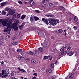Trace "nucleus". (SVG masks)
Instances as JSON below:
<instances>
[{
    "instance_id": "f257e3e1",
    "label": "nucleus",
    "mask_w": 79,
    "mask_h": 79,
    "mask_svg": "<svg viewBox=\"0 0 79 79\" xmlns=\"http://www.w3.org/2000/svg\"><path fill=\"white\" fill-rule=\"evenodd\" d=\"M2 73H0V77H1L2 78H4L5 77H7L10 73L8 69H6L5 71L2 70Z\"/></svg>"
},
{
    "instance_id": "bf43d9fd",
    "label": "nucleus",
    "mask_w": 79,
    "mask_h": 79,
    "mask_svg": "<svg viewBox=\"0 0 79 79\" xmlns=\"http://www.w3.org/2000/svg\"><path fill=\"white\" fill-rule=\"evenodd\" d=\"M45 16H48V15L47 14H46L45 15Z\"/></svg>"
},
{
    "instance_id": "4468645a",
    "label": "nucleus",
    "mask_w": 79,
    "mask_h": 79,
    "mask_svg": "<svg viewBox=\"0 0 79 79\" xmlns=\"http://www.w3.org/2000/svg\"><path fill=\"white\" fill-rule=\"evenodd\" d=\"M18 70L20 71H22L23 72H26V71L23 69H21L19 67L18 68Z\"/></svg>"
},
{
    "instance_id": "20e7f679",
    "label": "nucleus",
    "mask_w": 79,
    "mask_h": 79,
    "mask_svg": "<svg viewBox=\"0 0 79 79\" xmlns=\"http://www.w3.org/2000/svg\"><path fill=\"white\" fill-rule=\"evenodd\" d=\"M10 23H11V22H8L7 23V22L3 21L2 23V24L5 26H8V27H9L10 25Z\"/></svg>"
},
{
    "instance_id": "603ef678",
    "label": "nucleus",
    "mask_w": 79,
    "mask_h": 79,
    "mask_svg": "<svg viewBox=\"0 0 79 79\" xmlns=\"http://www.w3.org/2000/svg\"><path fill=\"white\" fill-rule=\"evenodd\" d=\"M11 30H9L8 32V34H10V31Z\"/></svg>"
},
{
    "instance_id": "49530a36",
    "label": "nucleus",
    "mask_w": 79,
    "mask_h": 79,
    "mask_svg": "<svg viewBox=\"0 0 79 79\" xmlns=\"http://www.w3.org/2000/svg\"><path fill=\"white\" fill-rule=\"evenodd\" d=\"M60 51H61V52H64V48H62L61 49H60Z\"/></svg>"
},
{
    "instance_id": "5701e85b",
    "label": "nucleus",
    "mask_w": 79,
    "mask_h": 79,
    "mask_svg": "<svg viewBox=\"0 0 79 79\" xmlns=\"http://www.w3.org/2000/svg\"><path fill=\"white\" fill-rule=\"evenodd\" d=\"M27 53L29 55H33V52L31 51L27 52Z\"/></svg>"
},
{
    "instance_id": "bb28decb",
    "label": "nucleus",
    "mask_w": 79,
    "mask_h": 79,
    "mask_svg": "<svg viewBox=\"0 0 79 79\" xmlns=\"http://www.w3.org/2000/svg\"><path fill=\"white\" fill-rule=\"evenodd\" d=\"M46 72H48L49 73H51L52 72V70L50 69H49L46 70Z\"/></svg>"
},
{
    "instance_id": "5fc2aeb1",
    "label": "nucleus",
    "mask_w": 79,
    "mask_h": 79,
    "mask_svg": "<svg viewBox=\"0 0 79 79\" xmlns=\"http://www.w3.org/2000/svg\"><path fill=\"white\" fill-rule=\"evenodd\" d=\"M2 21H3V19H0V23H1Z\"/></svg>"
},
{
    "instance_id": "de8ad7c7",
    "label": "nucleus",
    "mask_w": 79,
    "mask_h": 79,
    "mask_svg": "<svg viewBox=\"0 0 79 79\" xmlns=\"http://www.w3.org/2000/svg\"><path fill=\"white\" fill-rule=\"evenodd\" d=\"M1 65H2V66H3V65H4V62L2 61L1 62Z\"/></svg>"
},
{
    "instance_id": "e433bc0d",
    "label": "nucleus",
    "mask_w": 79,
    "mask_h": 79,
    "mask_svg": "<svg viewBox=\"0 0 79 79\" xmlns=\"http://www.w3.org/2000/svg\"><path fill=\"white\" fill-rule=\"evenodd\" d=\"M33 75H34V76L35 77H37V73L33 74Z\"/></svg>"
},
{
    "instance_id": "a19ab883",
    "label": "nucleus",
    "mask_w": 79,
    "mask_h": 79,
    "mask_svg": "<svg viewBox=\"0 0 79 79\" xmlns=\"http://www.w3.org/2000/svg\"><path fill=\"white\" fill-rule=\"evenodd\" d=\"M46 2H47L46 0H43L42 1V3H45Z\"/></svg>"
},
{
    "instance_id": "ddd939ff",
    "label": "nucleus",
    "mask_w": 79,
    "mask_h": 79,
    "mask_svg": "<svg viewBox=\"0 0 79 79\" xmlns=\"http://www.w3.org/2000/svg\"><path fill=\"white\" fill-rule=\"evenodd\" d=\"M74 52L73 51H70L69 53H67V55L69 56H71L74 54Z\"/></svg>"
},
{
    "instance_id": "6e6d98bb",
    "label": "nucleus",
    "mask_w": 79,
    "mask_h": 79,
    "mask_svg": "<svg viewBox=\"0 0 79 79\" xmlns=\"http://www.w3.org/2000/svg\"><path fill=\"white\" fill-rule=\"evenodd\" d=\"M71 20H72V18H70L69 19V21H71Z\"/></svg>"
},
{
    "instance_id": "ea45409f",
    "label": "nucleus",
    "mask_w": 79,
    "mask_h": 79,
    "mask_svg": "<svg viewBox=\"0 0 79 79\" xmlns=\"http://www.w3.org/2000/svg\"><path fill=\"white\" fill-rule=\"evenodd\" d=\"M10 75L12 76H14V73H13V72H11L10 73Z\"/></svg>"
},
{
    "instance_id": "6e6552de",
    "label": "nucleus",
    "mask_w": 79,
    "mask_h": 79,
    "mask_svg": "<svg viewBox=\"0 0 79 79\" xmlns=\"http://www.w3.org/2000/svg\"><path fill=\"white\" fill-rule=\"evenodd\" d=\"M11 30H10V27H8V26H7V28H5L3 30L4 32H8L9 31H11Z\"/></svg>"
},
{
    "instance_id": "f704fd0d",
    "label": "nucleus",
    "mask_w": 79,
    "mask_h": 79,
    "mask_svg": "<svg viewBox=\"0 0 79 79\" xmlns=\"http://www.w3.org/2000/svg\"><path fill=\"white\" fill-rule=\"evenodd\" d=\"M5 11H9L10 10V8L8 7H6L5 8Z\"/></svg>"
},
{
    "instance_id": "9b49d317",
    "label": "nucleus",
    "mask_w": 79,
    "mask_h": 79,
    "mask_svg": "<svg viewBox=\"0 0 79 79\" xmlns=\"http://www.w3.org/2000/svg\"><path fill=\"white\" fill-rule=\"evenodd\" d=\"M19 59L21 60V61H24V60H25V58H24L21 57V56H19L18 57Z\"/></svg>"
},
{
    "instance_id": "13d9d810",
    "label": "nucleus",
    "mask_w": 79,
    "mask_h": 79,
    "mask_svg": "<svg viewBox=\"0 0 79 79\" xmlns=\"http://www.w3.org/2000/svg\"><path fill=\"white\" fill-rule=\"evenodd\" d=\"M53 16L52 15H49V17H52Z\"/></svg>"
},
{
    "instance_id": "7c9ffc66",
    "label": "nucleus",
    "mask_w": 79,
    "mask_h": 79,
    "mask_svg": "<svg viewBox=\"0 0 79 79\" xmlns=\"http://www.w3.org/2000/svg\"><path fill=\"white\" fill-rule=\"evenodd\" d=\"M17 44H18V43H17V42H14L12 43V45H13V46H15V45H16Z\"/></svg>"
},
{
    "instance_id": "39448f33",
    "label": "nucleus",
    "mask_w": 79,
    "mask_h": 79,
    "mask_svg": "<svg viewBox=\"0 0 79 79\" xmlns=\"http://www.w3.org/2000/svg\"><path fill=\"white\" fill-rule=\"evenodd\" d=\"M41 45L44 47H48V43L45 41L44 43H41Z\"/></svg>"
},
{
    "instance_id": "9d476101",
    "label": "nucleus",
    "mask_w": 79,
    "mask_h": 79,
    "mask_svg": "<svg viewBox=\"0 0 79 79\" xmlns=\"http://www.w3.org/2000/svg\"><path fill=\"white\" fill-rule=\"evenodd\" d=\"M37 50H34L33 52V55H35V56H37L38 55V53H37Z\"/></svg>"
},
{
    "instance_id": "2f4dec72",
    "label": "nucleus",
    "mask_w": 79,
    "mask_h": 79,
    "mask_svg": "<svg viewBox=\"0 0 79 79\" xmlns=\"http://www.w3.org/2000/svg\"><path fill=\"white\" fill-rule=\"evenodd\" d=\"M17 52H18V53H19V52H22V50L21 49H17Z\"/></svg>"
},
{
    "instance_id": "f3484780",
    "label": "nucleus",
    "mask_w": 79,
    "mask_h": 79,
    "mask_svg": "<svg viewBox=\"0 0 79 79\" xmlns=\"http://www.w3.org/2000/svg\"><path fill=\"white\" fill-rule=\"evenodd\" d=\"M59 8L61 10H63V11H64V8L63 7V6H59Z\"/></svg>"
},
{
    "instance_id": "412c9836",
    "label": "nucleus",
    "mask_w": 79,
    "mask_h": 79,
    "mask_svg": "<svg viewBox=\"0 0 79 79\" xmlns=\"http://www.w3.org/2000/svg\"><path fill=\"white\" fill-rule=\"evenodd\" d=\"M74 19L75 22H77V21H78V18L77 17L75 16L74 18Z\"/></svg>"
},
{
    "instance_id": "473e14b6",
    "label": "nucleus",
    "mask_w": 79,
    "mask_h": 79,
    "mask_svg": "<svg viewBox=\"0 0 79 79\" xmlns=\"http://www.w3.org/2000/svg\"><path fill=\"white\" fill-rule=\"evenodd\" d=\"M30 4L31 5H34V2L33 1H31Z\"/></svg>"
},
{
    "instance_id": "37998d69",
    "label": "nucleus",
    "mask_w": 79,
    "mask_h": 79,
    "mask_svg": "<svg viewBox=\"0 0 79 79\" xmlns=\"http://www.w3.org/2000/svg\"><path fill=\"white\" fill-rule=\"evenodd\" d=\"M17 17L18 18H20V14H18L17 15Z\"/></svg>"
},
{
    "instance_id": "680f3d73",
    "label": "nucleus",
    "mask_w": 79,
    "mask_h": 79,
    "mask_svg": "<svg viewBox=\"0 0 79 79\" xmlns=\"http://www.w3.org/2000/svg\"><path fill=\"white\" fill-rule=\"evenodd\" d=\"M57 63H58V62L57 61L55 63V64H57Z\"/></svg>"
},
{
    "instance_id": "052dcab7",
    "label": "nucleus",
    "mask_w": 79,
    "mask_h": 79,
    "mask_svg": "<svg viewBox=\"0 0 79 79\" xmlns=\"http://www.w3.org/2000/svg\"><path fill=\"white\" fill-rule=\"evenodd\" d=\"M51 38L52 39H53V40H54V39H55V38H52V37H51Z\"/></svg>"
},
{
    "instance_id": "aec40b11",
    "label": "nucleus",
    "mask_w": 79,
    "mask_h": 79,
    "mask_svg": "<svg viewBox=\"0 0 79 79\" xmlns=\"http://www.w3.org/2000/svg\"><path fill=\"white\" fill-rule=\"evenodd\" d=\"M48 19H46L45 21H44V22L46 24H47L48 25V24H49V23L48 22Z\"/></svg>"
},
{
    "instance_id": "b1692460",
    "label": "nucleus",
    "mask_w": 79,
    "mask_h": 79,
    "mask_svg": "<svg viewBox=\"0 0 79 79\" xmlns=\"http://www.w3.org/2000/svg\"><path fill=\"white\" fill-rule=\"evenodd\" d=\"M52 77V79H56V78H57V77H58V76L57 75H54Z\"/></svg>"
},
{
    "instance_id": "a878e982",
    "label": "nucleus",
    "mask_w": 79,
    "mask_h": 79,
    "mask_svg": "<svg viewBox=\"0 0 79 79\" xmlns=\"http://www.w3.org/2000/svg\"><path fill=\"white\" fill-rule=\"evenodd\" d=\"M2 15H5L6 14V12L5 11H2Z\"/></svg>"
},
{
    "instance_id": "f8f14e48",
    "label": "nucleus",
    "mask_w": 79,
    "mask_h": 79,
    "mask_svg": "<svg viewBox=\"0 0 79 79\" xmlns=\"http://www.w3.org/2000/svg\"><path fill=\"white\" fill-rule=\"evenodd\" d=\"M64 53H67L68 51H67V48L66 47L64 48V51L63 52Z\"/></svg>"
},
{
    "instance_id": "393cba45",
    "label": "nucleus",
    "mask_w": 79,
    "mask_h": 79,
    "mask_svg": "<svg viewBox=\"0 0 79 79\" xmlns=\"http://www.w3.org/2000/svg\"><path fill=\"white\" fill-rule=\"evenodd\" d=\"M6 5V2H2L1 4V6H5Z\"/></svg>"
},
{
    "instance_id": "dca6fc26",
    "label": "nucleus",
    "mask_w": 79,
    "mask_h": 79,
    "mask_svg": "<svg viewBox=\"0 0 79 79\" xmlns=\"http://www.w3.org/2000/svg\"><path fill=\"white\" fill-rule=\"evenodd\" d=\"M26 18V15H23L21 18V19H22V20H23L24 19Z\"/></svg>"
},
{
    "instance_id": "c9c22d12",
    "label": "nucleus",
    "mask_w": 79,
    "mask_h": 79,
    "mask_svg": "<svg viewBox=\"0 0 79 79\" xmlns=\"http://www.w3.org/2000/svg\"><path fill=\"white\" fill-rule=\"evenodd\" d=\"M57 52L58 50L56 49H54L53 50V52H54V53H56V52Z\"/></svg>"
},
{
    "instance_id": "f03ea898",
    "label": "nucleus",
    "mask_w": 79,
    "mask_h": 79,
    "mask_svg": "<svg viewBox=\"0 0 79 79\" xmlns=\"http://www.w3.org/2000/svg\"><path fill=\"white\" fill-rule=\"evenodd\" d=\"M48 21L49 22V24L52 26H56V25L59 23V20L57 19H48Z\"/></svg>"
},
{
    "instance_id": "c03bdc74",
    "label": "nucleus",
    "mask_w": 79,
    "mask_h": 79,
    "mask_svg": "<svg viewBox=\"0 0 79 79\" xmlns=\"http://www.w3.org/2000/svg\"><path fill=\"white\" fill-rule=\"evenodd\" d=\"M18 3H19V4H20V5H21L22 4V2H21V1H19L18 2Z\"/></svg>"
},
{
    "instance_id": "a18cd8bd",
    "label": "nucleus",
    "mask_w": 79,
    "mask_h": 79,
    "mask_svg": "<svg viewBox=\"0 0 79 79\" xmlns=\"http://www.w3.org/2000/svg\"><path fill=\"white\" fill-rule=\"evenodd\" d=\"M50 56V57H49V58H48L49 60H52V58H52V57L51 56Z\"/></svg>"
},
{
    "instance_id": "69168bd1",
    "label": "nucleus",
    "mask_w": 79,
    "mask_h": 79,
    "mask_svg": "<svg viewBox=\"0 0 79 79\" xmlns=\"http://www.w3.org/2000/svg\"><path fill=\"white\" fill-rule=\"evenodd\" d=\"M70 29V28L69 27H68V29Z\"/></svg>"
},
{
    "instance_id": "864d4df0",
    "label": "nucleus",
    "mask_w": 79,
    "mask_h": 79,
    "mask_svg": "<svg viewBox=\"0 0 79 79\" xmlns=\"http://www.w3.org/2000/svg\"><path fill=\"white\" fill-rule=\"evenodd\" d=\"M42 21H45V18H42Z\"/></svg>"
},
{
    "instance_id": "8fccbe9b",
    "label": "nucleus",
    "mask_w": 79,
    "mask_h": 79,
    "mask_svg": "<svg viewBox=\"0 0 79 79\" xmlns=\"http://www.w3.org/2000/svg\"><path fill=\"white\" fill-rule=\"evenodd\" d=\"M35 12L36 13H40V12L38 10H35Z\"/></svg>"
},
{
    "instance_id": "6ab92c4d",
    "label": "nucleus",
    "mask_w": 79,
    "mask_h": 79,
    "mask_svg": "<svg viewBox=\"0 0 79 79\" xmlns=\"http://www.w3.org/2000/svg\"><path fill=\"white\" fill-rule=\"evenodd\" d=\"M38 50H39V51H40V52H44V49H43V48L41 47L39 48Z\"/></svg>"
},
{
    "instance_id": "79ce46f5",
    "label": "nucleus",
    "mask_w": 79,
    "mask_h": 79,
    "mask_svg": "<svg viewBox=\"0 0 79 79\" xmlns=\"http://www.w3.org/2000/svg\"><path fill=\"white\" fill-rule=\"evenodd\" d=\"M73 28L75 30L77 29V26H75L73 27Z\"/></svg>"
},
{
    "instance_id": "0eeeda50",
    "label": "nucleus",
    "mask_w": 79,
    "mask_h": 79,
    "mask_svg": "<svg viewBox=\"0 0 79 79\" xmlns=\"http://www.w3.org/2000/svg\"><path fill=\"white\" fill-rule=\"evenodd\" d=\"M74 76V74L73 73L71 74V73H70L69 76H67V78L66 79H71V78H73Z\"/></svg>"
},
{
    "instance_id": "4c0bfd02",
    "label": "nucleus",
    "mask_w": 79,
    "mask_h": 79,
    "mask_svg": "<svg viewBox=\"0 0 79 79\" xmlns=\"http://www.w3.org/2000/svg\"><path fill=\"white\" fill-rule=\"evenodd\" d=\"M71 49V47L70 46H68L67 48V50H69Z\"/></svg>"
},
{
    "instance_id": "4d7b16f0",
    "label": "nucleus",
    "mask_w": 79,
    "mask_h": 79,
    "mask_svg": "<svg viewBox=\"0 0 79 79\" xmlns=\"http://www.w3.org/2000/svg\"><path fill=\"white\" fill-rule=\"evenodd\" d=\"M76 24H77V25L79 24V22H77V23H76Z\"/></svg>"
},
{
    "instance_id": "7ed1b4c3",
    "label": "nucleus",
    "mask_w": 79,
    "mask_h": 79,
    "mask_svg": "<svg viewBox=\"0 0 79 79\" xmlns=\"http://www.w3.org/2000/svg\"><path fill=\"white\" fill-rule=\"evenodd\" d=\"M10 27V30H11V28H13L15 31H17L18 28V27L17 26V23H14V24H12V22H10V25L9 26Z\"/></svg>"
},
{
    "instance_id": "58836bf2",
    "label": "nucleus",
    "mask_w": 79,
    "mask_h": 79,
    "mask_svg": "<svg viewBox=\"0 0 79 79\" xmlns=\"http://www.w3.org/2000/svg\"><path fill=\"white\" fill-rule=\"evenodd\" d=\"M64 54H66L65 53H64V52H62L59 53V55H64Z\"/></svg>"
},
{
    "instance_id": "4be33fe9",
    "label": "nucleus",
    "mask_w": 79,
    "mask_h": 79,
    "mask_svg": "<svg viewBox=\"0 0 79 79\" xmlns=\"http://www.w3.org/2000/svg\"><path fill=\"white\" fill-rule=\"evenodd\" d=\"M39 18L38 17H37L36 16H34L35 21H37V20H39Z\"/></svg>"
},
{
    "instance_id": "423d86ee",
    "label": "nucleus",
    "mask_w": 79,
    "mask_h": 79,
    "mask_svg": "<svg viewBox=\"0 0 79 79\" xmlns=\"http://www.w3.org/2000/svg\"><path fill=\"white\" fill-rule=\"evenodd\" d=\"M10 15H13V16L16 15L15 14V11L14 10H10Z\"/></svg>"
},
{
    "instance_id": "09e8293b",
    "label": "nucleus",
    "mask_w": 79,
    "mask_h": 79,
    "mask_svg": "<svg viewBox=\"0 0 79 79\" xmlns=\"http://www.w3.org/2000/svg\"><path fill=\"white\" fill-rule=\"evenodd\" d=\"M37 79V77H32V79Z\"/></svg>"
},
{
    "instance_id": "338daca9",
    "label": "nucleus",
    "mask_w": 79,
    "mask_h": 79,
    "mask_svg": "<svg viewBox=\"0 0 79 79\" xmlns=\"http://www.w3.org/2000/svg\"><path fill=\"white\" fill-rule=\"evenodd\" d=\"M3 0H0V2H2Z\"/></svg>"
},
{
    "instance_id": "e2e57ef3",
    "label": "nucleus",
    "mask_w": 79,
    "mask_h": 79,
    "mask_svg": "<svg viewBox=\"0 0 79 79\" xmlns=\"http://www.w3.org/2000/svg\"><path fill=\"white\" fill-rule=\"evenodd\" d=\"M47 17H50V15H48Z\"/></svg>"
},
{
    "instance_id": "c756f323",
    "label": "nucleus",
    "mask_w": 79,
    "mask_h": 79,
    "mask_svg": "<svg viewBox=\"0 0 79 79\" xmlns=\"http://www.w3.org/2000/svg\"><path fill=\"white\" fill-rule=\"evenodd\" d=\"M55 66V65H54V63H52L51 64V68H54Z\"/></svg>"
},
{
    "instance_id": "c85d7f7f",
    "label": "nucleus",
    "mask_w": 79,
    "mask_h": 79,
    "mask_svg": "<svg viewBox=\"0 0 79 79\" xmlns=\"http://www.w3.org/2000/svg\"><path fill=\"white\" fill-rule=\"evenodd\" d=\"M50 56H45L44 57V60H47V59H48V58H50Z\"/></svg>"
},
{
    "instance_id": "2eb2a0df",
    "label": "nucleus",
    "mask_w": 79,
    "mask_h": 79,
    "mask_svg": "<svg viewBox=\"0 0 79 79\" xmlns=\"http://www.w3.org/2000/svg\"><path fill=\"white\" fill-rule=\"evenodd\" d=\"M25 25V23H23L22 25L19 26V28L20 29H23V27Z\"/></svg>"
},
{
    "instance_id": "3c124183",
    "label": "nucleus",
    "mask_w": 79,
    "mask_h": 79,
    "mask_svg": "<svg viewBox=\"0 0 79 79\" xmlns=\"http://www.w3.org/2000/svg\"><path fill=\"white\" fill-rule=\"evenodd\" d=\"M69 44H68L65 45V46L68 47V46H69Z\"/></svg>"
},
{
    "instance_id": "a211bd4d",
    "label": "nucleus",
    "mask_w": 79,
    "mask_h": 79,
    "mask_svg": "<svg viewBox=\"0 0 79 79\" xmlns=\"http://www.w3.org/2000/svg\"><path fill=\"white\" fill-rule=\"evenodd\" d=\"M30 21L31 23H33V21H34V18H33V16H32V15H31V16Z\"/></svg>"
},
{
    "instance_id": "774afa93",
    "label": "nucleus",
    "mask_w": 79,
    "mask_h": 79,
    "mask_svg": "<svg viewBox=\"0 0 79 79\" xmlns=\"http://www.w3.org/2000/svg\"><path fill=\"white\" fill-rule=\"evenodd\" d=\"M48 0H46V2H48Z\"/></svg>"
},
{
    "instance_id": "1a4fd4ad",
    "label": "nucleus",
    "mask_w": 79,
    "mask_h": 79,
    "mask_svg": "<svg viewBox=\"0 0 79 79\" xmlns=\"http://www.w3.org/2000/svg\"><path fill=\"white\" fill-rule=\"evenodd\" d=\"M46 5L48 8H50L51 7H52V6H53V4L51 3H48Z\"/></svg>"
},
{
    "instance_id": "cd10ccee",
    "label": "nucleus",
    "mask_w": 79,
    "mask_h": 79,
    "mask_svg": "<svg viewBox=\"0 0 79 79\" xmlns=\"http://www.w3.org/2000/svg\"><path fill=\"white\" fill-rule=\"evenodd\" d=\"M59 33H62L63 32V30L61 29H60L58 31Z\"/></svg>"
},
{
    "instance_id": "72a5a7b5",
    "label": "nucleus",
    "mask_w": 79,
    "mask_h": 79,
    "mask_svg": "<svg viewBox=\"0 0 79 79\" xmlns=\"http://www.w3.org/2000/svg\"><path fill=\"white\" fill-rule=\"evenodd\" d=\"M32 63H35L36 62V60L35 59H33L31 61Z\"/></svg>"
},
{
    "instance_id": "0e129e2a",
    "label": "nucleus",
    "mask_w": 79,
    "mask_h": 79,
    "mask_svg": "<svg viewBox=\"0 0 79 79\" xmlns=\"http://www.w3.org/2000/svg\"><path fill=\"white\" fill-rule=\"evenodd\" d=\"M64 31L65 32H66V30H64Z\"/></svg>"
}]
</instances>
